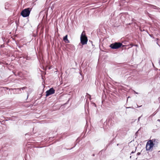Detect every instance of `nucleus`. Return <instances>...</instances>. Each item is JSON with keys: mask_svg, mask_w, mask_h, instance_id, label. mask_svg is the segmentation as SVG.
Here are the masks:
<instances>
[{"mask_svg": "<svg viewBox=\"0 0 160 160\" xmlns=\"http://www.w3.org/2000/svg\"><path fill=\"white\" fill-rule=\"evenodd\" d=\"M13 90L14 91V93L15 94H20L22 93L21 89L20 88H13Z\"/></svg>", "mask_w": 160, "mask_h": 160, "instance_id": "nucleus-6", "label": "nucleus"}, {"mask_svg": "<svg viewBox=\"0 0 160 160\" xmlns=\"http://www.w3.org/2000/svg\"><path fill=\"white\" fill-rule=\"evenodd\" d=\"M91 104L92 106H94L95 107H96V105L95 104V103L94 102H92Z\"/></svg>", "mask_w": 160, "mask_h": 160, "instance_id": "nucleus-12", "label": "nucleus"}, {"mask_svg": "<svg viewBox=\"0 0 160 160\" xmlns=\"http://www.w3.org/2000/svg\"><path fill=\"white\" fill-rule=\"evenodd\" d=\"M55 92V90L53 88H50L49 90H47L46 92V96L47 97L50 95L54 93Z\"/></svg>", "mask_w": 160, "mask_h": 160, "instance_id": "nucleus-5", "label": "nucleus"}, {"mask_svg": "<svg viewBox=\"0 0 160 160\" xmlns=\"http://www.w3.org/2000/svg\"><path fill=\"white\" fill-rule=\"evenodd\" d=\"M132 157V158L133 159H137V158H138L137 157H135L133 156H130V158H131Z\"/></svg>", "mask_w": 160, "mask_h": 160, "instance_id": "nucleus-11", "label": "nucleus"}, {"mask_svg": "<svg viewBox=\"0 0 160 160\" xmlns=\"http://www.w3.org/2000/svg\"><path fill=\"white\" fill-rule=\"evenodd\" d=\"M119 145V144H117V146H118Z\"/></svg>", "mask_w": 160, "mask_h": 160, "instance_id": "nucleus-23", "label": "nucleus"}, {"mask_svg": "<svg viewBox=\"0 0 160 160\" xmlns=\"http://www.w3.org/2000/svg\"><path fill=\"white\" fill-rule=\"evenodd\" d=\"M112 123V120H109V122H108V124L109 123Z\"/></svg>", "mask_w": 160, "mask_h": 160, "instance_id": "nucleus-15", "label": "nucleus"}, {"mask_svg": "<svg viewBox=\"0 0 160 160\" xmlns=\"http://www.w3.org/2000/svg\"><path fill=\"white\" fill-rule=\"evenodd\" d=\"M151 140L153 142V144L155 146H156L158 145V140L157 139H152Z\"/></svg>", "mask_w": 160, "mask_h": 160, "instance_id": "nucleus-7", "label": "nucleus"}, {"mask_svg": "<svg viewBox=\"0 0 160 160\" xmlns=\"http://www.w3.org/2000/svg\"><path fill=\"white\" fill-rule=\"evenodd\" d=\"M135 151H136V150H135V151H134H134H132V152H131V153L130 154H132V153H134L135 152Z\"/></svg>", "mask_w": 160, "mask_h": 160, "instance_id": "nucleus-17", "label": "nucleus"}, {"mask_svg": "<svg viewBox=\"0 0 160 160\" xmlns=\"http://www.w3.org/2000/svg\"><path fill=\"white\" fill-rule=\"evenodd\" d=\"M140 154H141V153L138 152L137 153V155L138 156V155H140Z\"/></svg>", "mask_w": 160, "mask_h": 160, "instance_id": "nucleus-16", "label": "nucleus"}, {"mask_svg": "<svg viewBox=\"0 0 160 160\" xmlns=\"http://www.w3.org/2000/svg\"><path fill=\"white\" fill-rule=\"evenodd\" d=\"M122 46L123 47L124 46L120 42H115L111 44L110 47L112 49H117L120 48Z\"/></svg>", "mask_w": 160, "mask_h": 160, "instance_id": "nucleus-3", "label": "nucleus"}, {"mask_svg": "<svg viewBox=\"0 0 160 160\" xmlns=\"http://www.w3.org/2000/svg\"><path fill=\"white\" fill-rule=\"evenodd\" d=\"M88 40V38L86 35L85 32L83 31L80 37L81 43L83 45L86 44H87Z\"/></svg>", "mask_w": 160, "mask_h": 160, "instance_id": "nucleus-1", "label": "nucleus"}, {"mask_svg": "<svg viewBox=\"0 0 160 160\" xmlns=\"http://www.w3.org/2000/svg\"><path fill=\"white\" fill-rule=\"evenodd\" d=\"M2 123L1 121H0V133H1L3 132V128L1 125Z\"/></svg>", "mask_w": 160, "mask_h": 160, "instance_id": "nucleus-9", "label": "nucleus"}, {"mask_svg": "<svg viewBox=\"0 0 160 160\" xmlns=\"http://www.w3.org/2000/svg\"><path fill=\"white\" fill-rule=\"evenodd\" d=\"M131 108V107H126V108Z\"/></svg>", "mask_w": 160, "mask_h": 160, "instance_id": "nucleus-18", "label": "nucleus"}, {"mask_svg": "<svg viewBox=\"0 0 160 160\" xmlns=\"http://www.w3.org/2000/svg\"><path fill=\"white\" fill-rule=\"evenodd\" d=\"M32 8H25L22 10L21 13V15L23 17H28L31 11Z\"/></svg>", "mask_w": 160, "mask_h": 160, "instance_id": "nucleus-2", "label": "nucleus"}, {"mask_svg": "<svg viewBox=\"0 0 160 160\" xmlns=\"http://www.w3.org/2000/svg\"><path fill=\"white\" fill-rule=\"evenodd\" d=\"M150 7L151 8L154 9H158V8H158L156 6L154 5H151Z\"/></svg>", "mask_w": 160, "mask_h": 160, "instance_id": "nucleus-10", "label": "nucleus"}, {"mask_svg": "<svg viewBox=\"0 0 160 160\" xmlns=\"http://www.w3.org/2000/svg\"><path fill=\"white\" fill-rule=\"evenodd\" d=\"M88 95L89 96V97H90L89 99L90 100H91V96L90 95Z\"/></svg>", "mask_w": 160, "mask_h": 160, "instance_id": "nucleus-19", "label": "nucleus"}, {"mask_svg": "<svg viewBox=\"0 0 160 160\" xmlns=\"http://www.w3.org/2000/svg\"><path fill=\"white\" fill-rule=\"evenodd\" d=\"M113 124H112L111 125L112 126H113Z\"/></svg>", "mask_w": 160, "mask_h": 160, "instance_id": "nucleus-24", "label": "nucleus"}, {"mask_svg": "<svg viewBox=\"0 0 160 160\" xmlns=\"http://www.w3.org/2000/svg\"><path fill=\"white\" fill-rule=\"evenodd\" d=\"M142 116V115L140 117H139L138 118V122L139 121H140V118H141Z\"/></svg>", "mask_w": 160, "mask_h": 160, "instance_id": "nucleus-13", "label": "nucleus"}, {"mask_svg": "<svg viewBox=\"0 0 160 160\" xmlns=\"http://www.w3.org/2000/svg\"><path fill=\"white\" fill-rule=\"evenodd\" d=\"M63 39L64 41H65L66 42L69 43V41L68 39V36L67 35H66L63 37Z\"/></svg>", "mask_w": 160, "mask_h": 160, "instance_id": "nucleus-8", "label": "nucleus"}, {"mask_svg": "<svg viewBox=\"0 0 160 160\" xmlns=\"http://www.w3.org/2000/svg\"><path fill=\"white\" fill-rule=\"evenodd\" d=\"M26 88H27L26 87H22V88H20L21 89V90L22 89V90H23L24 89H26Z\"/></svg>", "mask_w": 160, "mask_h": 160, "instance_id": "nucleus-14", "label": "nucleus"}, {"mask_svg": "<svg viewBox=\"0 0 160 160\" xmlns=\"http://www.w3.org/2000/svg\"><path fill=\"white\" fill-rule=\"evenodd\" d=\"M92 156H95V154H93L92 155Z\"/></svg>", "mask_w": 160, "mask_h": 160, "instance_id": "nucleus-20", "label": "nucleus"}, {"mask_svg": "<svg viewBox=\"0 0 160 160\" xmlns=\"http://www.w3.org/2000/svg\"><path fill=\"white\" fill-rule=\"evenodd\" d=\"M134 46H136V47L138 46V45H134Z\"/></svg>", "mask_w": 160, "mask_h": 160, "instance_id": "nucleus-22", "label": "nucleus"}, {"mask_svg": "<svg viewBox=\"0 0 160 160\" xmlns=\"http://www.w3.org/2000/svg\"><path fill=\"white\" fill-rule=\"evenodd\" d=\"M154 146L153 142L151 140L147 143L146 147V150L147 151L150 150H152V148Z\"/></svg>", "mask_w": 160, "mask_h": 160, "instance_id": "nucleus-4", "label": "nucleus"}, {"mask_svg": "<svg viewBox=\"0 0 160 160\" xmlns=\"http://www.w3.org/2000/svg\"><path fill=\"white\" fill-rule=\"evenodd\" d=\"M157 121H158L160 122V119H158L157 120Z\"/></svg>", "mask_w": 160, "mask_h": 160, "instance_id": "nucleus-21", "label": "nucleus"}]
</instances>
